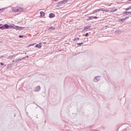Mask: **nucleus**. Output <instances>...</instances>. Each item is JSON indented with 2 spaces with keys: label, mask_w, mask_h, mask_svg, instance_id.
<instances>
[{
  "label": "nucleus",
  "mask_w": 131,
  "mask_h": 131,
  "mask_svg": "<svg viewBox=\"0 0 131 131\" xmlns=\"http://www.w3.org/2000/svg\"><path fill=\"white\" fill-rule=\"evenodd\" d=\"M12 11L13 12H23V11H24V8H22V7H13L12 8Z\"/></svg>",
  "instance_id": "f03ea898"
},
{
  "label": "nucleus",
  "mask_w": 131,
  "mask_h": 131,
  "mask_svg": "<svg viewBox=\"0 0 131 131\" xmlns=\"http://www.w3.org/2000/svg\"><path fill=\"white\" fill-rule=\"evenodd\" d=\"M100 12L99 9H96V10H94V11L92 12V14H96V13H98V12Z\"/></svg>",
  "instance_id": "9d476101"
},
{
  "label": "nucleus",
  "mask_w": 131,
  "mask_h": 131,
  "mask_svg": "<svg viewBox=\"0 0 131 131\" xmlns=\"http://www.w3.org/2000/svg\"><path fill=\"white\" fill-rule=\"evenodd\" d=\"M99 12H105V13H108V12H109V10L105 8H100L99 9Z\"/></svg>",
  "instance_id": "20e7f679"
},
{
  "label": "nucleus",
  "mask_w": 131,
  "mask_h": 131,
  "mask_svg": "<svg viewBox=\"0 0 131 131\" xmlns=\"http://www.w3.org/2000/svg\"><path fill=\"white\" fill-rule=\"evenodd\" d=\"M130 9H131V7H129L128 8H126L125 9V11H128V10H130Z\"/></svg>",
  "instance_id": "412c9836"
},
{
  "label": "nucleus",
  "mask_w": 131,
  "mask_h": 131,
  "mask_svg": "<svg viewBox=\"0 0 131 131\" xmlns=\"http://www.w3.org/2000/svg\"><path fill=\"white\" fill-rule=\"evenodd\" d=\"M1 65H2V66H4V63H3V62H1Z\"/></svg>",
  "instance_id": "cd10ccee"
},
{
  "label": "nucleus",
  "mask_w": 131,
  "mask_h": 131,
  "mask_svg": "<svg viewBox=\"0 0 131 131\" xmlns=\"http://www.w3.org/2000/svg\"><path fill=\"white\" fill-rule=\"evenodd\" d=\"M68 3V0H64L62 1V4L65 5V4H67Z\"/></svg>",
  "instance_id": "ddd939ff"
},
{
  "label": "nucleus",
  "mask_w": 131,
  "mask_h": 131,
  "mask_svg": "<svg viewBox=\"0 0 131 131\" xmlns=\"http://www.w3.org/2000/svg\"><path fill=\"white\" fill-rule=\"evenodd\" d=\"M54 1H55V2H57V0H54Z\"/></svg>",
  "instance_id": "e433bc0d"
},
{
  "label": "nucleus",
  "mask_w": 131,
  "mask_h": 131,
  "mask_svg": "<svg viewBox=\"0 0 131 131\" xmlns=\"http://www.w3.org/2000/svg\"><path fill=\"white\" fill-rule=\"evenodd\" d=\"M100 79H101V76H97L93 79V81H94V82H98Z\"/></svg>",
  "instance_id": "7ed1b4c3"
},
{
  "label": "nucleus",
  "mask_w": 131,
  "mask_h": 131,
  "mask_svg": "<svg viewBox=\"0 0 131 131\" xmlns=\"http://www.w3.org/2000/svg\"><path fill=\"white\" fill-rule=\"evenodd\" d=\"M3 10H5V9H0V11H3Z\"/></svg>",
  "instance_id": "2f4dec72"
},
{
  "label": "nucleus",
  "mask_w": 131,
  "mask_h": 131,
  "mask_svg": "<svg viewBox=\"0 0 131 131\" xmlns=\"http://www.w3.org/2000/svg\"><path fill=\"white\" fill-rule=\"evenodd\" d=\"M5 27L6 29H11V28H12V29H15L16 30H22L25 28V27L16 26L14 24H11L10 25L5 24Z\"/></svg>",
  "instance_id": "f257e3e1"
},
{
  "label": "nucleus",
  "mask_w": 131,
  "mask_h": 131,
  "mask_svg": "<svg viewBox=\"0 0 131 131\" xmlns=\"http://www.w3.org/2000/svg\"><path fill=\"white\" fill-rule=\"evenodd\" d=\"M0 26H3V24H0Z\"/></svg>",
  "instance_id": "72a5a7b5"
},
{
  "label": "nucleus",
  "mask_w": 131,
  "mask_h": 131,
  "mask_svg": "<svg viewBox=\"0 0 131 131\" xmlns=\"http://www.w3.org/2000/svg\"><path fill=\"white\" fill-rule=\"evenodd\" d=\"M124 14L125 15H126V14H131V12H127V11H126V12H124Z\"/></svg>",
  "instance_id": "dca6fc26"
},
{
  "label": "nucleus",
  "mask_w": 131,
  "mask_h": 131,
  "mask_svg": "<svg viewBox=\"0 0 131 131\" xmlns=\"http://www.w3.org/2000/svg\"><path fill=\"white\" fill-rule=\"evenodd\" d=\"M93 19H98V17H97V16H93Z\"/></svg>",
  "instance_id": "5701e85b"
},
{
  "label": "nucleus",
  "mask_w": 131,
  "mask_h": 131,
  "mask_svg": "<svg viewBox=\"0 0 131 131\" xmlns=\"http://www.w3.org/2000/svg\"><path fill=\"white\" fill-rule=\"evenodd\" d=\"M88 35H89V33H86L85 34V36H88Z\"/></svg>",
  "instance_id": "a878e982"
},
{
  "label": "nucleus",
  "mask_w": 131,
  "mask_h": 131,
  "mask_svg": "<svg viewBox=\"0 0 131 131\" xmlns=\"http://www.w3.org/2000/svg\"><path fill=\"white\" fill-rule=\"evenodd\" d=\"M4 55H2V56H0V59L2 58H4Z\"/></svg>",
  "instance_id": "c756f323"
},
{
  "label": "nucleus",
  "mask_w": 131,
  "mask_h": 131,
  "mask_svg": "<svg viewBox=\"0 0 131 131\" xmlns=\"http://www.w3.org/2000/svg\"><path fill=\"white\" fill-rule=\"evenodd\" d=\"M34 45H35V43L31 44V45H29L28 47H33V46H34Z\"/></svg>",
  "instance_id": "aec40b11"
},
{
  "label": "nucleus",
  "mask_w": 131,
  "mask_h": 131,
  "mask_svg": "<svg viewBox=\"0 0 131 131\" xmlns=\"http://www.w3.org/2000/svg\"><path fill=\"white\" fill-rule=\"evenodd\" d=\"M55 30V28L51 27L50 28H49V30Z\"/></svg>",
  "instance_id": "2eb2a0df"
},
{
  "label": "nucleus",
  "mask_w": 131,
  "mask_h": 131,
  "mask_svg": "<svg viewBox=\"0 0 131 131\" xmlns=\"http://www.w3.org/2000/svg\"><path fill=\"white\" fill-rule=\"evenodd\" d=\"M39 91H40V86L38 85L35 87V89L34 90V92H39Z\"/></svg>",
  "instance_id": "39448f33"
},
{
  "label": "nucleus",
  "mask_w": 131,
  "mask_h": 131,
  "mask_svg": "<svg viewBox=\"0 0 131 131\" xmlns=\"http://www.w3.org/2000/svg\"><path fill=\"white\" fill-rule=\"evenodd\" d=\"M8 66H11V64H8Z\"/></svg>",
  "instance_id": "f704fd0d"
},
{
  "label": "nucleus",
  "mask_w": 131,
  "mask_h": 131,
  "mask_svg": "<svg viewBox=\"0 0 131 131\" xmlns=\"http://www.w3.org/2000/svg\"><path fill=\"white\" fill-rule=\"evenodd\" d=\"M13 57H14V56H9V59H11V58H13Z\"/></svg>",
  "instance_id": "393cba45"
},
{
  "label": "nucleus",
  "mask_w": 131,
  "mask_h": 131,
  "mask_svg": "<svg viewBox=\"0 0 131 131\" xmlns=\"http://www.w3.org/2000/svg\"><path fill=\"white\" fill-rule=\"evenodd\" d=\"M13 62H15V60H13Z\"/></svg>",
  "instance_id": "4c0bfd02"
},
{
  "label": "nucleus",
  "mask_w": 131,
  "mask_h": 131,
  "mask_svg": "<svg viewBox=\"0 0 131 131\" xmlns=\"http://www.w3.org/2000/svg\"><path fill=\"white\" fill-rule=\"evenodd\" d=\"M55 14L51 13L49 14V18H55Z\"/></svg>",
  "instance_id": "0eeeda50"
},
{
  "label": "nucleus",
  "mask_w": 131,
  "mask_h": 131,
  "mask_svg": "<svg viewBox=\"0 0 131 131\" xmlns=\"http://www.w3.org/2000/svg\"><path fill=\"white\" fill-rule=\"evenodd\" d=\"M0 29H1L2 30H5V29H6V25L1 26H0Z\"/></svg>",
  "instance_id": "423d86ee"
},
{
  "label": "nucleus",
  "mask_w": 131,
  "mask_h": 131,
  "mask_svg": "<svg viewBox=\"0 0 131 131\" xmlns=\"http://www.w3.org/2000/svg\"><path fill=\"white\" fill-rule=\"evenodd\" d=\"M90 26L84 27V29H83V31H85L87 29H89L90 28Z\"/></svg>",
  "instance_id": "9b49d317"
},
{
  "label": "nucleus",
  "mask_w": 131,
  "mask_h": 131,
  "mask_svg": "<svg viewBox=\"0 0 131 131\" xmlns=\"http://www.w3.org/2000/svg\"><path fill=\"white\" fill-rule=\"evenodd\" d=\"M125 19H123V18L121 19V21H124Z\"/></svg>",
  "instance_id": "7c9ffc66"
},
{
  "label": "nucleus",
  "mask_w": 131,
  "mask_h": 131,
  "mask_svg": "<svg viewBox=\"0 0 131 131\" xmlns=\"http://www.w3.org/2000/svg\"><path fill=\"white\" fill-rule=\"evenodd\" d=\"M127 19H128V17H125V18H123V20H127Z\"/></svg>",
  "instance_id": "4be33fe9"
},
{
  "label": "nucleus",
  "mask_w": 131,
  "mask_h": 131,
  "mask_svg": "<svg viewBox=\"0 0 131 131\" xmlns=\"http://www.w3.org/2000/svg\"><path fill=\"white\" fill-rule=\"evenodd\" d=\"M20 59H21V60H25V59H26V57H23V58H20Z\"/></svg>",
  "instance_id": "bb28decb"
},
{
  "label": "nucleus",
  "mask_w": 131,
  "mask_h": 131,
  "mask_svg": "<svg viewBox=\"0 0 131 131\" xmlns=\"http://www.w3.org/2000/svg\"><path fill=\"white\" fill-rule=\"evenodd\" d=\"M22 61V59L19 58L18 59L15 60V63H19V62Z\"/></svg>",
  "instance_id": "f8f14e48"
},
{
  "label": "nucleus",
  "mask_w": 131,
  "mask_h": 131,
  "mask_svg": "<svg viewBox=\"0 0 131 131\" xmlns=\"http://www.w3.org/2000/svg\"><path fill=\"white\" fill-rule=\"evenodd\" d=\"M40 14L41 17H45V16L46 15V13L43 11H40Z\"/></svg>",
  "instance_id": "1a4fd4ad"
},
{
  "label": "nucleus",
  "mask_w": 131,
  "mask_h": 131,
  "mask_svg": "<svg viewBox=\"0 0 131 131\" xmlns=\"http://www.w3.org/2000/svg\"><path fill=\"white\" fill-rule=\"evenodd\" d=\"M26 58H29V56H27Z\"/></svg>",
  "instance_id": "473e14b6"
},
{
  "label": "nucleus",
  "mask_w": 131,
  "mask_h": 131,
  "mask_svg": "<svg viewBox=\"0 0 131 131\" xmlns=\"http://www.w3.org/2000/svg\"><path fill=\"white\" fill-rule=\"evenodd\" d=\"M36 48H38V49H41V43H39V44H37L35 46Z\"/></svg>",
  "instance_id": "6e6552de"
},
{
  "label": "nucleus",
  "mask_w": 131,
  "mask_h": 131,
  "mask_svg": "<svg viewBox=\"0 0 131 131\" xmlns=\"http://www.w3.org/2000/svg\"><path fill=\"white\" fill-rule=\"evenodd\" d=\"M77 46H79L80 47V46H81V45H83V42H81V43H77Z\"/></svg>",
  "instance_id": "f3484780"
},
{
  "label": "nucleus",
  "mask_w": 131,
  "mask_h": 131,
  "mask_svg": "<svg viewBox=\"0 0 131 131\" xmlns=\"http://www.w3.org/2000/svg\"><path fill=\"white\" fill-rule=\"evenodd\" d=\"M19 37L20 38H22V37H23V35H19Z\"/></svg>",
  "instance_id": "b1692460"
},
{
  "label": "nucleus",
  "mask_w": 131,
  "mask_h": 131,
  "mask_svg": "<svg viewBox=\"0 0 131 131\" xmlns=\"http://www.w3.org/2000/svg\"><path fill=\"white\" fill-rule=\"evenodd\" d=\"M116 11H117V9H115V10H113V11H112V12H116Z\"/></svg>",
  "instance_id": "c85d7f7f"
},
{
  "label": "nucleus",
  "mask_w": 131,
  "mask_h": 131,
  "mask_svg": "<svg viewBox=\"0 0 131 131\" xmlns=\"http://www.w3.org/2000/svg\"><path fill=\"white\" fill-rule=\"evenodd\" d=\"M74 41L75 40H79V38H75L73 39Z\"/></svg>",
  "instance_id": "a211bd4d"
},
{
  "label": "nucleus",
  "mask_w": 131,
  "mask_h": 131,
  "mask_svg": "<svg viewBox=\"0 0 131 131\" xmlns=\"http://www.w3.org/2000/svg\"><path fill=\"white\" fill-rule=\"evenodd\" d=\"M88 18V20H94V16H89Z\"/></svg>",
  "instance_id": "4468645a"
},
{
  "label": "nucleus",
  "mask_w": 131,
  "mask_h": 131,
  "mask_svg": "<svg viewBox=\"0 0 131 131\" xmlns=\"http://www.w3.org/2000/svg\"><path fill=\"white\" fill-rule=\"evenodd\" d=\"M129 2H131V0H128Z\"/></svg>",
  "instance_id": "c9c22d12"
},
{
  "label": "nucleus",
  "mask_w": 131,
  "mask_h": 131,
  "mask_svg": "<svg viewBox=\"0 0 131 131\" xmlns=\"http://www.w3.org/2000/svg\"><path fill=\"white\" fill-rule=\"evenodd\" d=\"M58 5H63V2L61 1V2H59Z\"/></svg>",
  "instance_id": "6ab92c4d"
}]
</instances>
